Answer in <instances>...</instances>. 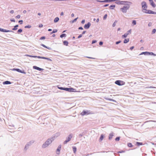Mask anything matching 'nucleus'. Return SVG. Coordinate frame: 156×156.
Segmentation results:
<instances>
[{"label":"nucleus","mask_w":156,"mask_h":156,"mask_svg":"<svg viewBox=\"0 0 156 156\" xmlns=\"http://www.w3.org/2000/svg\"><path fill=\"white\" fill-rule=\"evenodd\" d=\"M27 12V11L25 10H24L23 11V13L24 14H25Z\"/></svg>","instance_id":"63"},{"label":"nucleus","mask_w":156,"mask_h":156,"mask_svg":"<svg viewBox=\"0 0 156 156\" xmlns=\"http://www.w3.org/2000/svg\"><path fill=\"white\" fill-rule=\"evenodd\" d=\"M120 139L119 137H117L116 138L115 140L116 141H119Z\"/></svg>","instance_id":"53"},{"label":"nucleus","mask_w":156,"mask_h":156,"mask_svg":"<svg viewBox=\"0 0 156 156\" xmlns=\"http://www.w3.org/2000/svg\"><path fill=\"white\" fill-rule=\"evenodd\" d=\"M151 5L154 8L155 7L156 5L153 2V0H149Z\"/></svg>","instance_id":"14"},{"label":"nucleus","mask_w":156,"mask_h":156,"mask_svg":"<svg viewBox=\"0 0 156 156\" xmlns=\"http://www.w3.org/2000/svg\"><path fill=\"white\" fill-rule=\"evenodd\" d=\"M44 47L46 48H48V49L49 50H51V48L50 47H46V46H45V45H44V44H42V45Z\"/></svg>","instance_id":"38"},{"label":"nucleus","mask_w":156,"mask_h":156,"mask_svg":"<svg viewBox=\"0 0 156 156\" xmlns=\"http://www.w3.org/2000/svg\"><path fill=\"white\" fill-rule=\"evenodd\" d=\"M59 18L58 17L55 18L54 20V22L56 23L58 22L59 20Z\"/></svg>","instance_id":"20"},{"label":"nucleus","mask_w":156,"mask_h":156,"mask_svg":"<svg viewBox=\"0 0 156 156\" xmlns=\"http://www.w3.org/2000/svg\"><path fill=\"white\" fill-rule=\"evenodd\" d=\"M129 7L130 6L129 5L124 6L122 8L120 9V10L122 12L126 13L127 12V10L129 9Z\"/></svg>","instance_id":"4"},{"label":"nucleus","mask_w":156,"mask_h":156,"mask_svg":"<svg viewBox=\"0 0 156 156\" xmlns=\"http://www.w3.org/2000/svg\"><path fill=\"white\" fill-rule=\"evenodd\" d=\"M73 149L74 153H75L76 151V147H73Z\"/></svg>","instance_id":"30"},{"label":"nucleus","mask_w":156,"mask_h":156,"mask_svg":"<svg viewBox=\"0 0 156 156\" xmlns=\"http://www.w3.org/2000/svg\"><path fill=\"white\" fill-rule=\"evenodd\" d=\"M136 144L138 146H139L140 145H142V143H140V142H137Z\"/></svg>","instance_id":"42"},{"label":"nucleus","mask_w":156,"mask_h":156,"mask_svg":"<svg viewBox=\"0 0 156 156\" xmlns=\"http://www.w3.org/2000/svg\"><path fill=\"white\" fill-rule=\"evenodd\" d=\"M33 69H36L37 70H38L39 71H43L44 70V69L41 68H40L39 67H38L36 66H34L33 67Z\"/></svg>","instance_id":"13"},{"label":"nucleus","mask_w":156,"mask_h":156,"mask_svg":"<svg viewBox=\"0 0 156 156\" xmlns=\"http://www.w3.org/2000/svg\"><path fill=\"white\" fill-rule=\"evenodd\" d=\"M129 42V40H124V43H126Z\"/></svg>","instance_id":"46"},{"label":"nucleus","mask_w":156,"mask_h":156,"mask_svg":"<svg viewBox=\"0 0 156 156\" xmlns=\"http://www.w3.org/2000/svg\"><path fill=\"white\" fill-rule=\"evenodd\" d=\"M103 44V42H101V41L99 42V44L100 45H102V44Z\"/></svg>","instance_id":"62"},{"label":"nucleus","mask_w":156,"mask_h":156,"mask_svg":"<svg viewBox=\"0 0 156 156\" xmlns=\"http://www.w3.org/2000/svg\"><path fill=\"white\" fill-rule=\"evenodd\" d=\"M22 31H23V30H22V29H20L18 30L17 31V33L18 34L20 33H21L22 32Z\"/></svg>","instance_id":"32"},{"label":"nucleus","mask_w":156,"mask_h":156,"mask_svg":"<svg viewBox=\"0 0 156 156\" xmlns=\"http://www.w3.org/2000/svg\"><path fill=\"white\" fill-rule=\"evenodd\" d=\"M156 31V29H153L152 31V34H154Z\"/></svg>","instance_id":"36"},{"label":"nucleus","mask_w":156,"mask_h":156,"mask_svg":"<svg viewBox=\"0 0 156 156\" xmlns=\"http://www.w3.org/2000/svg\"><path fill=\"white\" fill-rule=\"evenodd\" d=\"M120 42H121V41H119L116 42V44H119V43H120Z\"/></svg>","instance_id":"59"},{"label":"nucleus","mask_w":156,"mask_h":156,"mask_svg":"<svg viewBox=\"0 0 156 156\" xmlns=\"http://www.w3.org/2000/svg\"><path fill=\"white\" fill-rule=\"evenodd\" d=\"M45 36H42L39 38V39H45Z\"/></svg>","instance_id":"49"},{"label":"nucleus","mask_w":156,"mask_h":156,"mask_svg":"<svg viewBox=\"0 0 156 156\" xmlns=\"http://www.w3.org/2000/svg\"><path fill=\"white\" fill-rule=\"evenodd\" d=\"M64 14V13H63V12H62L61 13V14H60V15L61 16H63Z\"/></svg>","instance_id":"64"},{"label":"nucleus","mask_w":156,"mask_h":156,"mask_svg":"<svg viewBox=\"0 0 156 156\" xmlns=\"http://www.w3.org/2000/svg\"><path fill=\"white\" fill-rule=\"evenodd\" d=\"M108 5H109L108 4H106L104 5L103 6L104 7H107V6H108Z\"/></svg>","instance_id":"58"},{"label":"nucleus","mask_w":156,"mask_h":156,"mask_svg":"<svg viewBox=\"0 0 156 156\" xmlns=\"http://www.w3.org/2000/svg\"><path fill=\"white\" fill-rule=\"evenodd\" d=\"M132 23L133 25H135L136 24V21L135 20H133L132 21Z\"/></svg>","instance_id":"33"},{"label":"nucleus","mask_w":156,"mask_h":156,"mask_svg":"<svg viewBox=\"0 0 156 156\" xmlns=\"http://www.w3.org/2000/svg\"><path fill=\"white\" fill-rule=\"evenodd\" d=\"M82 34H80V35H79L77 37V38H81V37H82Z\"/></svg>","instance_id":"48"},{"label":"nucleus","mask_w":156,"mask_h":156,"mask_svg":"<svg viewBox=\"0 0 156 156\" xmlns=\"http://www.w3.org/2000/svg\"><path fill=\"white\" fill-rule=\"evenodd\" d=\"M151 14H156V12L151 10Z\"/></svg>","instance_id":"44"},{"label":"nucleus","mask_w":156,"mask_h":156,"mask_svg":"<svg viewBox=\"0 0 156 156\" xmlns=\"http://www.w3.org/2000/svg\"><path fill=\"white\" fill-rule=\"evenodd\" d=\"M85 22V20H83L81 21V23L82 24H83Z\"/></svg>","instance_id":"51"},{"label":"nucleus","mask_w":156,"mask_h":156,"mask_svg":"<svg viewBox=\"0 0 156 156\" xmlns=\"http://www.w3.org/2000/svg\"><path fill=\"white\" fill-rule=\"evenodd\" d=\"M78 29L79 30H83V28L82 27H80L78 28Z\"/></svg>","instance_id":"54"},{"label":"nucleus","mask_w":156,"mask_h":156,"mask_svg":"<svg viewBox=\"0 0 156 156\" xmlns=\"http://www.w3.org/2000/svg\"><path fill=\"white\" fill-rule=\"evenodd\" d=\"M65 90L68 91L69 92V88H65Z\"/></svg>","instance_id":"43"},{"label":"nucleus","mask_w":156,"mask_h":156,"mask_svg":"<svg viewBox=\"0 0 156 156\" xmlns=\"http://www.w3.org/2000/svg\"><path fill=\"white\" fill-rule=\"evenodd\" d=\"M91 25V23L89 22L85 24L84 26V28L85 29H88Z\"/></svg>","instance_id":"12"},{"label":"nucleus","mask_w":156,"mask_h":156,"mask_svg":"<svg viewBox=\"0 0 156 156\" xmlns=\"http://www.w3.org/2000/svg\"><path fill=\"white\" fill-rule=\"evenodd\" d=\"M134 48V46H132L130 48V49L131 50H132V49H133Z\"/></svg>","instance_id":"61"},{"label":"nucleus","mask_w":156,"mask_h":156,"mask_svg":"<svg viewBox=\"0 0 156 156\" xmlns=\"http://www.w3.org/2000/svg\"><path fill=\"white\" fill-rule=\"evenodd\" d=\"M90 113V112L87 110H84L81 113L82 115H87Z\"/></svg>","instance_id":"9"},{"label":"nucleus","mask_w":156,"mask_h":156,"mask_svg":"<svg viewBox=\"0 0 156 156\" xmlns=\"http://www.w3.org/2000/svg\"><path fill=\"white\" fill-rule=\"evenodd\" d=\"M116 1L115 3L117 5H121V1Z\"/></svg>","instance_id":"31"},{"label":"nucleus","mask_w":156,"mask_h":156,"mask_svg":"<svg viewBox=\"0 0 156 156\" xmlns=\"http://www.w3.org/2000/svg\"><path fill=\"white\" fill-rule=\"evenodd\" d=\"M115 5H110L109 7V8L111 9H113L115 7Z\"/></svg>","instance_id":"23"},{"label":"nucleus","mask_w":156,"mask_h":156,"mask_svg":"<svg viewBox=\"0 0 156 156\" xmlns=\"http://www.w3.org/2000/svg\"><path fill=\"white\" fill-rule=\"evenodd\" d=\"M107 14H105L104 16V17H103V20H105L107 18Z\"/></svg>","instance_id":"35"},{"label":"nucleus","mask_w":156,"mask_h":156,"mask_svg":"<svg viewBox=\"0 0 156 156\" xmlns=\"http://www.w3.org/2000/svg\"><path fill=\"white\" fill-rule=\"evenodd\" d=\"M142 6V11L143 12H144L145 10H146L147 8V3L144 1L142 2L141 3Z\"/></svg>","instance_id":"3"},{"label":"nucleus","mask_w":156,"mask_h":156,"mask_svg":"<svg viewBox=\"0 0 156 156\" xmlns=\"http://www.w3.org/2000/svg\"><path fill=\"white\" fill-rule=\"evenodd\" d=\"M66 35L65 34H62L60 35V37L61 38H63L64 37H66Z\"/></svg>","instance_id":"24"},{"label":"nucleus","mask_w":156,"mask_h":156,"mask_svg":"<svg viewBox=\"0 0 156 156\" xmlns=\"http://www.w3.org/2000/svg\"><path fill=\"white\" fill-rule=\"evenodd\" d=\"M116 24L115 23H114L112 24V26L113 27H114L115 26Z\"/></svg>","instance_id":"56"},{"label":"nucleus","mask_w":156,"mask_h":156,"mask_svg":"<svg viewBox=\"0 0 156 156\" xmlns=\"http://www.w3.org/2000/svg\"><path fill=\"white\" fill-rule=\"evenodd\" d=\"M58 88L59 89H60L61 90H65V88H63L62 87H58Z\"/></svg>","instance_id":"39"},{"label":"nucleus","mask_w":156,"mask_h":156,"mask_svg":"<svg viewBox=\"0 0 156 156\" xmlns=\"http://www.w3.org/2000/svg\"><path fill=\"white\" fill-rule=\"evenodd\" d=\"M25 56H27V57H32V58H41V59H47V60L51 61L52 60L50 59L49 58L45 57H41L39 56H34V55H25Z\"/></svg>","instance_id":"2"},{"label":"nucleus","mask_w":156,"mask_h":156,"mask_svg":"<svg viewBox=\"0 0 156 156\" xmlns=\"http://www.w3.org/2000/svg\"><path fill=\"white\" fill-rule=\"evenodd\" d=\"M72 136L71 135H69L68 137H67L66 140L64 142V144H66L72 138Z\"/></svg>","instance_id":"11"},{"label":"nucleus","mask_w":156,"mask_h":156,"mask_svg":"<svg viewBox=\"0 0 156 156\" xmlns=\"http://www.w3.org/2000/svg\"><path fill=\"white\" fill-rule=\"evenodd\" d=\"M28 145H26L24 148V150L25 151H26L27 150V149L28 148Z\"/></svg>","instance_id":"27"},{"label":"nucleus","mask_w":156,"mask_h":156,"mask_svg":"<svg viewBox=\"0 0 156 156\" xmlns=\"http://www.w3.org/2000/svg\"><path fill=\"white\" fill-rule=\"evenodd\" d=\"M62 147V146L61 144L59 145L57 147L55 151L56 154L57 155H59L60 154Z\"/></svg>","instance_id":"5"},{"label":"nucleus","mask_w":156,"mask_h":156,"mask_svg":"<svg viewBox=\"0 0 156 156\" xmlns=\"http://www.w3.org/2000/svg\"><path fill=\"white\" fill-rule=\"evenodd\" d=\"M57 29H54L53 30V31H52V33H56L57 32Z\"/></svg>","instance_id":"41"},{"label":"nucleus","mask_w":156,"mask_h":156,"mask_svg":"<svg viewBox=\"0 0 156 156\" xmlns=\"http://www.w3.org/2000/svg\"><path fill=\"white\" fill-rule=\"evenodd\" d=\"M63 43H64V45H66V46L68 45V42L66 41H64Z\"/></svg>","instance_id":"29"},{"label":"nucleus","mask_w":156,"mask_h":156,"mask_svg":"<svg viewBox=\"0 0 156 156\" xmlns=\"http://www.w3.org/2000/svg\"><path fill=\"white\" fill-rule=\"evenodd\" d=\"M132 3L130 2L127 1H121V5H125L126 6H129Z\"/></svg>","instance_id":"8"},{"label":"nucleus","mask_w":156,"mask_h":156,"mask_svg":"<svg viewBox=\"0 0 156 156\" xmlns=\"http://www.w3.org/2000/svg\"><path fill=\"white\" fill-rule=\"evenodd\" d=\"M14 11L13 10H10V12L11 13H12V14L14 13Z\"/></svg>","instance_id":"55"},{"label":"nucleus","mask_w":156,"mask_h":156,"mask_svg":"<svg viewBox=\"0 0 156 156\" xmlns=\"http://www.w3.org/2000/svg\"><path fill=\"white\" fill-rule=\"evenodd\" d=\"M97 2H103V1H101L99 0H97Z\"/></svg>","instance_id":"57"},{"label":"nucleus","mask_w":156,"mask_h":156,"mask_svg":"<svg viewBox=\"0 0 156 156\" xmlns=\"http://www.w3.org/2000/svg\"><path fill=\"white\" fill-rule=\"evenodd\" d=\"M131 30L130 29L129 30H128L127 32L125 33L124 34L122 35V37L123 38H126L128 35L129 34L131 33Z\"/></svg>","instance_id":"10"},{"label":"nucleus","mask_w":156,"mask_h":156,"mask_svg":"<svg viewBox=\"0 0 156 156\" xmlns=\"http://www.w3.org/2000/svg\"><path fill=\"white\" fill-rule=\"evenodd\" d=\"M18 22L20 24H21L23 23V21L22 20H20Z\"/></svg>","instance_id":"47"},{"label":"nucleus","mask_w":156,"mask_h":156,"mask_svg":"<svg viewBox=\"0 0 156 156\" xmlns=\"http://www.w3.org/2000/svg\"><path fill=\"white\" fill-rule=\"evenodd\" d=\"M16 71L21 73L26 74V73L24 71L21 70L20 69H16Z\"/></svg>","instance_id":"17"},{"label":"nucleus","mask_w":156,"mask_h":156,"mask_svg":"<svg viewBox=\"0 0 156 156\" xmlns=\"http://www.w3.org/2000/svg\"><path fill=\"white\" fill-rule=\"evenodd\" d=\"M43 26V25L42 24H39V27L40 28H41V27H42Z\"/></svg>","instance_id":"52"},{"label":"nucleus","mask_w":156,"mask_h":156,"mask_svg":"<svg viewBox=\"0 0 156 156\" xmlns=\"http://www.w3.org/2000/svg\"><path fill=\"white\" fill-rule=\"evenodd\" d=\"M148 52H142L140 54V55H148Z\"/></svg>","instance_id":"22"},{"label":"nucleus","mask_w":156,"mask_h":156,"mask_svg":"<svg viewBox=\"0 0 156 156\" xmlns=\"http://www.w3.org/2000/svg\"><path fill=\"white\" fill-rule=\"evenodd\" d=\"M0 31L2 32H9L10 33V35H11L12 34L14 33V32L10 30H7L6 29H5L1 28L0 27Z\"/></svg>","instance_id":"7"},{"label":"nucleus","mask_w":156,"mask_h":156,"mask_svg":"<svg viewBox=\"0 0 156 156\" xmlns=\"http://www.w3.org/2000/svg\"><path fill=\"white\" fill-rule=\"evenodd\" d=\"M106 99L107 100H109V101H114V102H116V101L115 100H113L112 99H107V98H106Z\"/></svg>","instance_id":"50"},{"label":"nucleus","mask_w":156,"mask_h":156,"mask_svg":"<svg viewBox=\"0 0 156 156\" xmlns=\"http://www.w3.org/2000/svg\"><path fill=\"white\" fill-rule=\"evenodd\" d=\"M10 20L12 22H15V20L14 18H12V19H10Z\"/></svg>","instance_id":"40"},{"label":"nucleus","mask_w":156,"mask_h":156,"mask_svg":"<svg viewBox=\"0 0 156 156\" xmlns=\"http://www.w3.org/2000/svg\"><path fill=\"white\" fill-rule=\"evenodd\" d=\"M86 32V31H83L82 33V35L84 34Z\"/></svg>","instance_id":"60"},{"label":"nucleus","mask_w":156,"mask_h":156,"mask_svg":"<svg viewBox=\"0 0 156 156\" xmlns=\"http://www.w3.org/2000/svg\"><path fill=\"white\" fill-rule=\"evenodd\" d=\"M151 10H149V9H146V10H145L143 12H144V13H147V14H151Z\"/></svg>","instance_id":"15"},{"label":"nucleus","mask_w":156,"mask_h":156,"mask_svg":"<svg viewBox=\"0 0 156 156\" xmlns=\"http://www.w3.org/2000/svg\"><path fill=\"white\" fill-rule=\"evenodd\" d=\"M113 136L114 134L113 133H110L109 136V139L110 140L112 139Z\"/></svg>","instance_id":"25"},{"label":"nucleus","mask_w":156,"mask_h":156,"mask_svg":"<svg viewBox=\"0 0 156 156\" xmlns=\"http://www.w3.org/2000/svg\"><path fill=\"white\" fill-rule=\"evenodd\" d=\"M18 25H16L14 27V28L12 29V30H15L17 29V27H18Z\"/></svg>","instance_id":"21"},{"label":"nucleus","mask_w":156,"mask_h":156,"mask_svg":"<svg viewBox=\"0 0 156 156\" xmlns=\"http://www.w3.org/2000/svg\"><path fill=\"white\" fill-rule=\"evenodd\" d=\"M78 18V17H77L76 18L74 19L71 22L72 23H73L74 22H76V21L77 20V19Z\"/></svg>","instance_id":"34"},{"label":"nucleus","mask_w":156,"mask_h":156,"mask_svg":"<svg viewBox=\"0 0 156 156\" xmlns=\"http://www.w3.org/2000/svg\"><path fill=\"white\" fill-rule=\"evenodd\" d=\"M31 27V26L30 25H28L24 27L25 28H30Z\"/></svg>","instance_id":"28"},{"label":"nucleus","mask_w":156,"mask_h":156,"mask_svg":"<svg viewBox=\"0 0 156 156\" xmlns=\"http://www.w3.org/2000/svg\"><path fill=\"white\" fill-rule=\"evenodd\" d=\"M148 55H153L154 56H156V54H154L152 52H148Z\"/></svg>","instance_id":"19"},{"label":"nucleus","mask_w":156,"mask_h":156,"mask_svg":"<svg viewBox=\"0 0 156 156\" xmlns=\"http://www.w3.org/2000/svg\"><path fill=\"white\" fill-rule=\"evenodd\" d=\"M11 83L9 81H6L3 82V84H10Z\"/></svg>","instance_id":"18"},{"label":"nucleus","mask_w":156,"mask_h":156,"mask_svg":"<svg viewBox=\"0 0 156 156\" xmlns=\"http://www.w3.org/2000/svg\"><path fill=\"white\" fill-rule=\"evenodd\" d=\"M104 137V135L103 134H102L100 138V140L101 141H102L103 140Z\"/></svg>","instance_id":"26"},{"label":"nucleus","mask_w":156,"mask_h":156,"mask_svg":"<svg viewBox=\"0 0 156 156\" xmlns=\"http://www.w3.org/2000/svg\"><path fill=\"white\" fill-rule=\"evenodd\" d=\"M127 145L129 147H132L133 146L132 144L131 143H128L127 144Z\"/></svg>","instance_id":"37"},{"label":"nucleus","mask_w":156,"mask_h":156,"mask_svg":"<svg viewBox=\"0 0 156 156\" xmlns=\"http://www.w3.org/2000/svg\"><path fill=\"white\" fill-rule=\"evenodd\" d=\"M69 92H77V91H76V89H74L73 88H70Z\"/></svg>","instance_id":"16"},{"label":"nucleus","mask_w":156,"mask_h":156,"mask_svg":"<svg viewBox=\"0 0 156 156\" xmlns=\"http://www.w3.org/2000/svg\"><path fill=\"white\" fill-rule=\"evenodd\" d=\"M15 17L17 19H19L20 17V15H18L16 16Z\"/></svg>","instance_id":"45"},{"label":"nucleus","mask_w":156,"mask_h":156,"mask_svg":"<svg viewBox=\"0 0 156 156\" xmlns=\"http://www.w3.org/2000/svg\"><path fill=\"white\" fill-rule=\"evenodd\" d=\"M54 140L55 138L53 137H51L48 138L42 144V148H45L47 147L50 145L51 144Z\"/></svg>","instance_id":"1"},{"label":"nucleus","mask_w":156,"mask_h":156,"mask_svg":"<svg viewBox=\"0 0 156 156\" xmlns=\"http://www.w3.org/2000/svg\"><path fill=\"white\" fill-rule=\"evenodd\" d=\"M115 83L119 86H122L125 84V82L124 81L121 80H116L115 81Z\"/></svg>","instance_id":"6"}]
</instances>
